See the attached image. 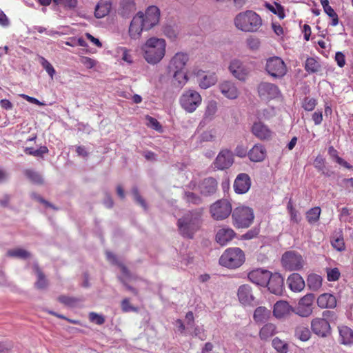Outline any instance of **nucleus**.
Here are the masks:
<instances>
[{"mask_svg":"<svg viewBox=\"0 0 353 353\" xmlns=\"http://www.w3.org/2000/svg\"><path fill=\"white\" fill-rule=\"evenodd\" d=\"M327 279L329 281H336L339 279L341 273L337 268L326 270Z\"/></svg>","mask_w":353,"mask_h":353,"instance_id":"3c124183","label":"nucleus"},{"mask_svg":"<svg viewBox=\"0 0 353 353\" xmlns=\"http://www.w3.org/2000/svg\"><path fill=\"white\" fill-rule=\"evenodd\" d=\"M33 269L37 277V281L34 283V287L39 290L46 289L48 285V281L45 274L37 264L34 265Z\"/></svg>","mask_w":353,"mask_h":353,"instance_id":"7c9ffc66","label":"nucleus"},{"mask_svg":"<svg viewBox=\"0 0 353 353\" xmlns=\"http://www.w3.org/2000/svg\"><path fill=\"white\" fill-rule=\"evenodd\" d=\"M270 273L271 272L267 270L258 268L250 271L248 276L251 282L259 285L265 286L268 279H270Z\"/></svg>","mask_w":353,"mask_h":353,"instance_id":"f3484780","label":"nucleus"},{"mask_svg":"<svg viewBox=\"0 0 353 353\" xmlns=\"http://www.w3.org/2000/svg\"><path fill=\"white\" fill-rule=\"evenodd\" d=\"M323 279L316 274H311L307 276V285L310 290L317 291L322 286Z\"/></svg>","mask_w":353,"mask_h":353,"instance_id":"e433bc0d","label":"nucleus"},{"mask_svg":"<svg viewBox=\"0 0 353 353\" xmlns=\"http://www.w3.org/2000/svg\"><path fill=\"white\" fill-rule=\"evenodd\" d=\"M237 294L239 301L244 305H250L254 301L252 289L248 285H241Z\"/></svg>","mask_w":353,"mask_h":353,"instance_id":"cd10ccee","label":"nucleus"},{"mask_svg":"<svg viewBox=\"0 0 353 353\" xmlns=\"http://www.w3.org/2000/svg\"><path fill=\"white\" fill-rule=\"evenodd\" d=\"M314 299V294H305L299 299L296 307L294 308V313L301 317L310 316L313 312Z\"/></svg>","mask_w":353,"mask_h":353,"instance_id":"1a4fd4ad","label":"nucleus"},{"mask_svg":"<svg viewBox=\"0 0 353 353\" xmlns=\"http://www.w3.org/2000/svg\"><path fill=\"white\" fill-rule=\"evenodd\" d=\"M245 257L243 251L239 248H229L226 249L219 259V263L223 267L236 269L245 262Z\"/></svg>","mask_w":353,"mask_h":353,"instance_id":"20e7f679","label":"nucleus"},{"mask_svg":"<svg viewBox=\"0 0 353 353\" xmlns=\"http://www.w3.org/2000/svg\"><path fill=\"white\" fill-rule=\"evenodd\" d=\"M252 132L260 140H268L271 139L272 135L271 130L261 121L254 123L252 127Z\"/></svg>","mask_w":353,"mask_h":353,"instance_id":"aec40b11","label":"nucleus"},{"mask_svg":"<svg viewBox=\"0 0 353 353\" xmlns=\"http://www.w3.org/2000/svg\"><path fill=\"white\" fill-rule=\"evenodd\" d=\"M267 8L274 14H276L281 19L285 17V12L283 6L277 3H274V5L268 4Z\"/></svg>","mask_w":353,"mask_h":353,"instance_id":"de8ad7c7","label":"nucleus"},{"mask_svg":"<svg viewBox=\"0 0 353 353\" xmlns=\"http://www.w3.org/2000/svg\"><path fill=\"white\" fill-rule=\"evenodd\" d=\"M40 63L42 67L46 70V72L49 74L52 79H53L54 75L55 74V70L52 64L44 57L40 58Z\"/></svg>","mask_w":353,"mask_h":353,"instance_id":"09e8293b","label":"nucleus"},{"mask_svg":"<svg viewBox=\"0 0 353 353\" xmlns=\"http://www.w3.org/2000/svg\"><path fill=\"white\" fill-rule=\"evenodd\" d=\"M314 167L319 171H323L325 168V159L321 155H318L314 161Z\"/></svg>","mask_w":353,"mask_h":353,"instance_id":"bf43d9fd","label":"nucleus"},{"mask_svg":"<svg viewBox=\"0 0 353 353\" xmlns=\"http://www.w3.org/2000/svg\"><path fill=\"white\" fill-rule=\"evenodd\" d=\"M319 63L312 57L307 58L305 64V69L307 72L314 73L319 71Z\"/></svg>","mask_w":353,"mask_h":353,"instance_id":"c03bdc74","label":"nucleus"},{"mask_svg":"<svg viewBox=\"0 0 353 353\" xmlns=\"http://www.w3.org/2000/svg\"><path fill=\"white\" fill-rule=\"evenodd\" d=\"M311 330L318 336L325 338L331 334V326L325 319L316 317L311 321Z\"/></svg>","mask_w":353,"mask_h":353,"instance_id":"f8f14e48","label":"nucleus"},{"mask_svg":"<svg viewBox=\"0 0 353 353\" xmlns=\"http://www.w3.org/2000/svg\"><path fill=\"white\" fill-rule=\"evenodd\" d=\"M276 333V326L271 323L265 324L259 331V337L263 341H267Z\"/></svg>","mask_w":353,"mask_h":353,"instance_id":"72a5a7b5","label":"nucleus"},{"mask_svg":"<svg viewBox=\"0 0 353 353\" xmlns=\"http://www.w3.org/2000/svg\"><path fill=\"white\" fill-rule=\"evenodd\" d=\"M231 212V203L226 199L219 200L210 206V213L215 220L225 219Z\"/></svg>","mask_w":353,"mask_h":353,"instance_id":"9d476101","label":"nucleus"},{"mask_svg":"<svg viewBox=\"0 0 353 353\" xmlns=\"http://www.w3.org/2000/svg\"><path fill=\"white\" fill-rule=\"evenodd\" d=\"M332 245L338 251H342L345 250V243L342 236L337 237L332 241Z\"/></svg>","mask_w":353,"mask_h":353,"instance_id":"13d9d810","label":"nucleus"},{"mask_svg":"<svg viewBox=\"0 0 353 353\" xmlns=\"http://www.w3.org/2000/svg\"><path fill=\"white\" fill-rule=\"evenodd\" d=\"M81 63L88 69H91L96 65V61L88 57H82Z\"/></svg>","mask_w":353,"mask_h":353,"instance_id":"e2e57ef3","label":"nucleus"},{"mask_svg":"<svg viewBox=\"0 0 353 353\" xmlns=\"http://www.w3.org/2000/svg\"><path fill=\"white\" fill-rule=\"evenodd\" d=\"M269 277L270 279H268V281L265 283V286L268 287V290L271 293L276 295L281 294L283 291V278L279 273L272 274V272Z\"/></svg>","mask_w":353,"mask_h":353,"instance_id":"4468645a","label":"nucleus"},{"mask_svg":"<svg viewBox=\"0 0 353 353\" xmlns=\"http://www.w3.org/2000/svg\"><path fill=\"white\" fill-rule=\"evenodd\" d=\"M324 12L332 19L331 26H336L339 23V17L334 9L330 6Z\"/></svg>","mask_w":353,"mask_h":353,"instance_id":"6e6d98bb","label":"nucleus"},{"mask_svg":"<svg viewBox=\"0 0 353 353\" xmlns=\"http://www.w3.org/2000/svg\"><path fill=\"white\" fill-rule=\"evenodd\" d=\"M233 162L232 152L229 150H223L217 155L213 165L214 168L223 170L229 168L233 164Z\"/></svg>","mask_w":353,"mask_h":353,"instance_id":"ddd939ff","label":"nucleus"},{"mask_svg":"<svg viewBox=\"0 0 353 353\" xmlns=\"http://www.w3.org/2000/svg\"><path fill=\"white\" fill-rule=\"evenodd\" d=\"M294 336L301 341H307L311 337V332L307 325H299L295 327Z\"/></svg>","mask_w":353,"mask_h":353,"instance_id":"c9c22d12","label":"nucleus"},{"mask_svg":"<svg viewBox=\"0 0 353 353\" xmlns=\"http://www.w3.org/2000/svg\"><path fill=\"white\" fill-rule=\"evenodd\" d=\"M77 0H60L59 5H62L66 8L74 9L77 6Z\"/></svg>","mask_w":353,"mask_h":353,"instance_id":"338daca9","label":"nucleus"},{"mask_svg":"<svg viewBox=\"0 0 353 353\" xmlns=\"http://www.w3.org/2000/svg\"><path fill=\"white\" fill-rule=\"evenodd\" d=\"M111 8L112 3L110 0H100L95 8V17L99 19L104 17L109 14Z\"/></svg>","mask_w":353,"mask_h":353,"instance_id":"c756f323","label":"nucleus"},{"mask_svg":"<svg viewBox=\"0 0 353 353\" xmlns=\"http://www.w3.org/2000/svg\"><path fill=\"white\" fill-rule=\"evenodd\" d=\"M184 199H185L186 202L193 205H199L202 203L201 198L192 192H185Z\"/></svg>","mask_w":353,"mask_h":353,"instance_id":"49530a36","label":"nucleus"},{"mask_svg":"<svg viewBox=\"0 0 353 353\" xmlns=\"http://www.w3.org/2000/svg\"><path fill=\"white\" fill-rule=\"evenodd\" d=\"M145 120L147 121L146 125L148 127L152 128L157 132H162V126L157 119L147 115L145 116Z\"/></svg>","mask_w":353,"mask_h":353,"instance_id":"8fccbe9b","label":"nucleus"},{"mask_svg":"<svg viewBox=\"0 0 353 353\" xmlns=\"http://www.w3.org/2000/svg\"><path fill=\"white\" fill-rule=\"evenodd\" d=\"M160 11L157 6H150L143 13V19L144 20L145 30H148L157 25L159 21Z\"/></svg>","mask_w":353,"mask_h":353,"instance_id":"2eb2a0df","label":"nucleus"},{"mask_svg":"<svg viewBox=\"0 0 353 353\" xmlns=\"http://www.w3.org/2000/svg\"><path fill=\"white\" fill-rule=\"evenodd\" d=\"M290 289L294 292H301L305 283L302 276L298 273H293L290 274L287 280Z\"/></svg>","mask_w":353,"mask_h":353,"instance_id":"393cba45","label":"nucleus"},{"mask_svg":"<svg viewBox=\"0 0 353 353\" xmlns=\"http://www.w3.org/2000/svg\"><path fill=\"white\" fill-rule=\"evenodd\" d=\"M166 43L163 39L151 37L148 39L142 47L143 57L150 64H157L164 57Z\"/></svg>","mask_w":353,"mask_h":353,"instance_id":"f03ea898","label":"nucleus"},{"mask_svg":"<svg viewBox=\"0 0 353 353\" xmlns=\"http://www.w3.org/2000/svg\"><path fill=\"white\" fill-rule=\"evenodd\" d=\"M204 73L203 71L199 70L196 75V77H202L199 81V85L201 88L206 89L216 83V78L214 73L207 74H204Z\"/></svg>","mask_w":353,"mask_h":353,"instance_id":"2f4dec72","label":"nucleus"},{"mask_svg":"<svg viewBox=\"0 0 353 353\" xmlns=\"http://www.w3.org/2000/svg\"><path fill=\"white\" fill-rule=\"evenodd\" d=\"M283 268L289 271L300 270L304 265V260L302 256L293 251L285 252L281 259Z\"/></svg>","mask_w":353,"mask_h":353,"instance_id":"6e6552de","label":"nucleus"},{"mask_svg":"<svg viewBox=\"0 0 353 353\" xmlns=\"http://www.w3.org/2000/svg\"><path fill=\"white\" fill-rule=\"evenodd\" d=\"M248 154L251 161L261 162L265 159L267 152L263 145L258 143L250 150Z\"/></svg>","mask_w":353,"mask_h":353,"instance_id":"bb28decb","label":"nucleus"},{"mask_svg":"<svg viewBox=\"0 0 353 353\" xmlns=\"http://www.w3.org/2000/svg\"><path fill=\"white\" fill-rule=\"evenodd\" d=\"M251 179L248 174L241 173L237 175L234 182V190L237 194H245L250 188Z\"/></svg>","mask_w":353,"mask_h":353,"instance_id":"a211bd4d","label":"nucleus"},{"mask_svg":"<svg viewBox=\"0 0 353 353\" xmlns=\"http://www.w3.org/2000/svg\"><path fill=\"white\" fill-rule=\"evenodd\" d=\"M215 137V133L213 130H208L203 132L200 136V141L207 142L212 141Z\"/></svg>","mask_w":353,"mask_h":353,"instance_id":"052dcab7","label":"nucleus"},{"mask_svg":"<svg viewBox=\"0 0 353 353\" xmlns=\"http://www.w3.org/2000/svg\"><path fill=\"white\" fill-rule=\"evenodd\" d=\"M254 216L252 208L239 206L232 213V223L236 228H247L253 222Z\"/></svg>","mask_w":353,"mask_h":353,"instance_id":"39448f33","label":"nucleus"},{"mask_svg":"<svg viewBox=\"0 0 353 353\" xmlns=\"http://www.w3.org/2000/svg\"><path fill=\"white\" fill-rule=\"evenodd\" d=\"M188 60V54L184 52L176 53L170 61L169 70H184Z\"/></svg>","mask_w":353,"mask_h":353,"instance_id":"5701e85b","label":"nucleus"},{"mask_svg":"<svg viewBox=\"0 0 353 353\" xmlns=\"http://www.w3.org/2000/svg\"><path fill=\"white\" fill-rule=\"evenodd\" d=\"M338 329L341 343L345 345L353 344V330L345 325L339 326Z\"/></svg>","mask_w":353,"mask_h":353,"instance_id":"473e14b6","label":"nucleus"},{"mask_svg":"<svg viewBox=\"0 0 353 353\" xmlns=\"http://www.w3.org/2000/svg\"><path fill=\"white\" fill-rule=\"evenodd\" d=\"M172 72H173L174 79L178 82L179 85H183L188 81V76L184 70H177Z\"/></svg>","mask_w":353,"mask_h":353,"instance_id":"a18cd8bd","label":"nucleus"},{"mask_svg":"<svg viewBox=\"0 0 353 353\" xmlns=\"http://www.w3.org/2000/svg\"><path fill=\"white\" fill-rule=\"evenodd\" d=\"M8 256L19 259H27L30 256V253L22 248L10 250L7 252Z\"/></svg>","mask_w":353,"mask_h":353,"instance_id":"37998d69","label":"nucleus"},{"mask_svg":"<svg viewBox=\"0 0 353 353\" xmlns=\"http://www.w3.org/2000/svg\"><path fill=\"white\" fill-rule=\"evenodd\" d=\"M145 30L144 20L143 19V12H139L133 17L129 28V35L133 39H138Z\"/></svg>","mask_w":353,"mask_h":353,"instance_id":"dca6fc26","label":"nucleus"},{"mask_svg":"<svg viewBox=\"0 0 353 353\" xmlns=\"http://www.w3.org/2000/svg\"><path fill=\"white\" fill-rule=\"evenodd\" d=\"M24 152L26 154L43 158V155L48 154L49 150L46 146H41L37 150H34L33 148L26 147L24 149Z\"/></svg>","mask_w":353,"mask_h":353,"instance_id":"ea45409f","label":"nucleus"},{"mask_svg":"<svg viewBox=\"0 0 353 353\" xmlns=\"http://www.w3.org/2000/svg\"><path fill=\"white\" fill-rule=\"evenodd\" d=\"M292 312H294V307L286 301H279L274 305L273 314L277 319L284 318Z\"/></svg>","mask_w":353,"mask_h":353,"instance_id":"6ab92c4d","label":"nucleus"},{"mask_svg":"<svg viewBox=\"0 0 353 353\" xmlns=\"http://www.w3.org/2000/svg\"><path fill=\"white\" fill-rule=\"evenodd\" d=\"M236 236L235 232L230 228L219 229L216 234V241L221 246L227 245Z\"/></svg>","mask_w":353,"mask_h":353,"instance_id":"b1692460","label":"nucleus"},{"mask_svg":"<svg viewBox=\"0 0 353 353\" xmlns=\"http://www.w3.org/2000/svg\"><path fill=\"white\" fill-rule=\"evenodd\" d=\"M218 188V182L213 177L204 179L199 185V190L201 194L210 196L214 194Z\"/></svg>","mask_w":353,"mask_h":353,"instance_id":"4be33fe9","label":"nucleus"},{"mask_svg":"<svg viewBox=\"0 0 353 353\" xmlns=\"http://www.w3.org/2000/svg\"><path fill=\"white\" fill-rule=\"evenodd\" d=\"M202 97L201 94L193 90L184 92L179 99L181 108L188 113L194 112L201 104Z\"/></svg>","mask_w":353,"mask_h":353,"instance_id":"423d86ee","label":"nucleus"},{"mask_svg":"<svg viewBox=\"0 0 353 353\" xmlns=\"http://www.w3.org/2000/svg\"><path fill=\"white\" fill-rule=\"evenodd\" d=\"M58 301L60 303L68 306H71L77 302V300L74 298L65 295L59 296L58 297Z\"/></svg>","mask_w":353,"mask_h":353,"instance_id":"0e129e2a","label":"nucleus"},{"mask_svg":"<svg viewBox=\"0 0 353 353\" xmlns=\"http://www.w3.org/2000/svg\"><path fill=\"white\" fill-rule=\"evenodd\" d=\"M335 61L340 68H343L345 65V57L341 52H337L335 54Z\"/></svg>","mask_w":353,"mask_h":353,"instance_id":"774afa93","label":"nucleus"},{"mask_svg":"<svg viewBox=\"0 0 353 353\" xmlns=\"http://www.w3.org/2000/svg\"><path fill=\"white\" fill-rule=\"evenodd\" d=\"M316 105V101L313 98H305L303 103V108L306 111L313 110Z\"/></svg>","mask_w":353,"mask_h":353,"instance_id":"4d7b16f0","label":"nucleus"},{"mask_svg":"<svg viewBox=\"0 0 353 353\" xmlns=\"http://www.w3.org/2000/svg\"><path fill=\"white\" fill-rule=\"evenodd\" d=\"M265 70L272 77L281 79L285 75L287 67L281 58L272 57L267 59Z\"/></svg>","mask_w":353,"mask_h":353,"instance_id":"0eeeda50","label":"nucleus"},{"mask_svg":"<svg viewBox=\"0 0 353 353\" xmlns=\"http://www.w3.org/2000/svg\"><path fill=\"white\" fill-rule=\"evenodd\" d=\"M321 213L320 207H314L306 212V219L310 224L318 222Z\"/></svg>","mask_w":353,"mask_h":353,"instance_id":"4c0bfd02","label":"nucleus"},{"mask_svg":"<svg viewBox=\"0 0 353 353\" xmlns=\"http://www.w3.org/2000/svg\"><path fill=\"white\" fill-rule=\"evenodd\" d=\"M272 346L279 353H287L288 352V344L278 337L272 340Z\"/></svg>","mask_w":353,"mask_h":353,"instance_id":"a19ab883","label":"nucleus"},{"mask_svg":"<svg viewBox=\"0 0 353 353\" xmlns=\"http://www.w3.org/2000/svg\"><path fill=\"white\" fill-rule=\"evenodd\" d=\"M201 208L192 210L184 214L178 220L177 225L181 234L189 239H192L194 233L199 230L201 225Z\"/></svg>","mask_w":353,"mask_h":353,"instance_id":"f257e3e1","label":"nucleus"},{"mask_svg":"<svg viewBox=\"0 0 353 353\" xmlns=\"http://www.w3.org/2000/svg\"><path fill=\"white\" fill-rule=\"evenodd\" d=\"M120 52L122 53V59L128 63H132L133 62L132 57L130 54V50L125 47L119 48Z\"/></svg>","mask_w":353,"mask_h":353,"instance_id":"680f3d73","label":"nucleus"},{"mask_svg":"<svg viewBox=\"0 0 353 353\" xmlns=\"http://www.w3.org/2000/svg\"><path fill=\"white\" fill-rule=\"evenodd\" d=\"M121 307L123 312H138V308L131 305L128 298H125L122 300Z\"/></svg>","mask_w":353,"mask_h":353,"instance_id":"603ef678","label":"nucleus"},{"mask_svg":"<svg viewBox=\"0 0 353 353\" xmlns=\"http://www.w3.org/2000/svg\"><path fill=\"white\" fill-rule=\"evenodd\" d=\"M316 303L321 308H334L336 305V299L334 295L324 293L317 298Z\"/></svg>","mask_w":353,"mask_h":353,"instance_id":"c85d7f7f","label":"nucleus"},{"mask_svg":"<svg viewBox=\"0 0 353 353\" xmlns=\"http://www.w3.org/2000/svg\"><path fill=\"white\" fill-rule=\"evenodd\" d=\"M321 318L325 319V320H327L329 322L330 321H333L336 320L337 316H336V313L334 311L325 310L322 312V317H321Z\"/></svg>","mask_w":353,"mask_h":353,"instance_id":"69168bd1","label":"nucleus"},{"mask_svg":"<svg viewBox=\"0 0 353 353\" xmlns=\"http://www.w3.org/2000/svg\"><path fill=\"white\" fill-rule=\"evenodd\" d=\"M248 47L252 50H257L260 46V40L256 37L250 36L246 40Z\"/></svg>","mask_w":353,"mask_h":353,"instance_id":"864d4df0","label":"nucleus"},{"mask_svg":"<svg viewBox=\"0 0 353 353\" xmlns=\"http://www.w3.org/2000/svg\"><path fill=\"white\" fill-rule=\"evenodd\" d=\"M230 72L236 79L244 81L247 78L249 70L239 60H234L229 66Z\"/></svg>","mask_w":353,"mask_h":353,"instance_id":"412c9836","label":"nucleus"},{"mask_svg":"<svg viewBox=\"0 0 353 353\" xmlns=\"http://www.w3.org/2000/svg\"><path fill=\"white\" fill-rule=\"evenodd\" d=\"M236 28L243 32H256L262 26L261 17L252 10L239 13L234 19Z\"/></svg>","mask_w":353,"mask_h":353,"instance_id":"7ed1b4c3","label":"nucleus"},{"mask_svg":"<svg viewBox=\"0 0 353 353\" xmlns=\"http://www.w3.org/2000/svg\"><path fill=\"white\" fill-rule=\"evenodd\" d=\"M217 111V103L215 101H210L208 103L204 113V118L212 119Z\"/></svg>","mask_w":353,"mask_h":353,"instance_id":"79ce46f5","label":"nucleus"},{"mask_svg":"<svg viewBox=\"0 0 353 353\" xmlns=\"http://www.w3.org/2000/svg\"><path fill=\"white\" fill-rule=\"evenodd\" d=\"M270 316V310L263 306L256 307L254 312L253 319L256 323L267 321Z\"/></svg>","mask_w":353,"mask_h":353,"instance_id":"f704fd0d","label":"nucleus"},{"mask_svg":"<svg viewBox=\"0 0 353 353\" xmlns=\"http://www.w3.org/2000/svg\"><path fill=\"white\" fill-rule=\"evenodd\" d=\"M89 320L99 325L105 323L104 316L94 312H90Z\"/></svg>","mask_w":353,"mask_h":353,"instance_id":"5fc2aeb1","label":"nucleus"},{"mask_svg":"<svg viewBox=\"0 0 353 353\" xmlns=\"http://www.w3.org/2000/svg\"><path fill=\"white\" fill-rule=\"evenodd\" d=\"M23 174L33 183L41 185L43 183L42 176L33 170L26 169Z\"/></svg>","mask_w":353,"mask_h":353,"instance_id":"58836bf2","label":"nucleus"},{"mask_svg":"<svg viewBox=\"0 0 353 353\" xmlns=\"http://www.w3.org/2000/svg\"><path fill=\"white\" fill-rule=\"evenodd\" d=\"M221 92L228 99H235L239 94V91L235 84L231 81H225L219 85Z\"/></svg>","mask_w":353,"mask_h":353,"instance_id":"a878e982","label":"nucleus"},{"mask_svg":"<svg viewBox=\"0 0 353 353\" xmlns=\"http://www.w3.org/2000/svg\"><path fill=\"white\" fill-rule=\"evenodd\" d=\"M258 94L261 100L270 101L279 97V87L269 82H261L257 87Z\"/></svg>","mask_w":353,"mask_h":353,"instance_id":"9b49d317","label":"nucleus"}]
</instances>
